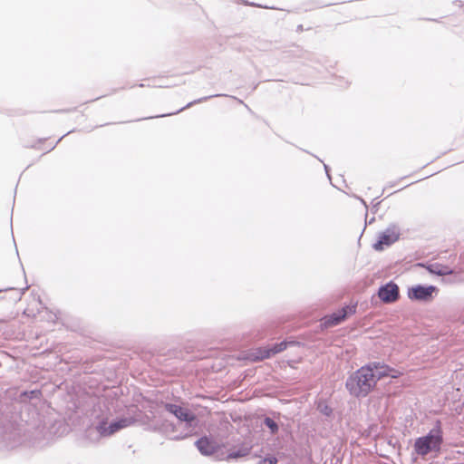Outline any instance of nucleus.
<instances>
[{
  "mask_svg": "<svg viewBox=\"0 0 464 464\" xmlns=\"http://www.w3.org/2000/svg\"><path fill=\"white\" fill-rule=\"evenodd\" d=\"M164 407L167 411L173 414L181 422L185 423V430L175 435L173 439L179 440L190 436L197 426L196 415L190 410L177 404L166 403Z\"/></svg>",
  "mask_w": 464,
  "mask_h": 464,
  "instance_id": "obj_2",
  "label": "nucleus"
},
{
  "mask_svg": "<svg viewBox=\"0 0 464 464\" xmlns=\"http://www.w3.org/2000/svg\"><path fill=\"white\" fill-rule=\"evenodd\" d=\"M134 422L132 417H124L111 421L110 424L102 422L98 426V430L102 436H110L113 433L130 426Z\"/></svg>",
  "mask_w": 464,
  "mask_h": 464,
  "instance_id": "obj_5",
  "label": "nucleus"
},
{
  "mask_svg": "<svg viewBox=\"0 0 464 464\" xmlns=\"http://www.w3.org/2000/svg\"><path fill=\"white\" fill-rule=\"evenodd\" d=\"M401 235V228L397 224H390L382 232L379 234L378 240L373 244L376 251H382L385 246H390L395 243Z\"/></svg>",
  "mask_w": 464,
  "mask_h": 464,
  "instance_id": "obj_4",
  "label": "nucleus"
},
{
  "mask_svg": "<svg viewBox=\"0 0 464 464\" xmlns=\"http://www.w3.org/2000/svg\"><path fill=\"white\" fill-rule=\"evenodd\" d=\"M401 372L380 362H372L362 366L346 381V388L355 397H365L383 377L397 378Z\"/></svg>",
  "mask_w": 464,
  "mask_h": 464,
  "instance_id": "obj_1",
  "label": "nucleus"
},
{
  "mask_svg": "<svg viewBox=\"0 0 464 464\" xmlns=\"http://www.w3.org/2000/svg\"><path fill=\"white\" fill-rule=\"evenodd\" d=\"M378 296L383 303H394L400 296L399 287L395 283L389 282L379 288Z\"/></svg>",
  "mask_w": 464,
  "mask_h": 464,
  "instance_id": "obj_8",
  "label": "nucleus"
},
{
  "mask_svg": "<svg viewBox=\"0 0 464 464\" xmlns=\"http://www.w3.org/2000/svg\"><path fill=\"white\" fill-rule=\"evenodd\" d=\"M361 201H362V203L365 207H367V205H366V203H365V201H364L363 199H361Z\"/></svg>",
  "mask_w": 464,
  "mask_h": 464,
  "instance_id": "obj_18",
  "label": "nucleus"
},
{
  "mask_svg": "<svg viewBox=\"0 0 464 464\" xmlns=\"http://www.w3.org/2000/svg\"><path fill=\"white\" fill-rule=\"evenodd\" d=\"M263 423L269 429L272 435H275L278 432L279 426L272 418L265 417Z\"/></svg>",
  "mask_w": 464,
  "mask_h": 464,
  "instance_id": "obj_14",
  "label": "nucleus"
},
{
  "mask_svg": "<svg viewBox=\"0 0 464 464\" xmlns=\"http://www.w3.org/2000/svg\"><path fill=\"white\" fill-rule=\"evenodd\" d=\"M429 271L431 274H435L438 276H447L452 273L451 269L447 266H441L439 264L430 265L428 267Z\"/></svg>",
  "mask_w": 464,
  "mask_h": 464,
  "instance_id": "obj_12",
  "label": "nucleus"
},
{
  "mask_svg": "<svg viewBox=\"0 0 464 464\" xmlns=\"http://www.w3.org/2000/svg\"><path fill=\"white\" fill-rule=\"evenodd\" d=\"M276 459L275 457H267L260 460L259 464H276Z\"/></svg>",
  "mask_w": 464,
  "mask_h": 464,
  "instance_id": "obj_15",
  "label": "nucleus"
},
{
  "mask_svg": "<svg viewBox=\"0 0 464 464\" xmlns=\"http://www.w3.org/2000/svg\"><path fill=\"white\" fill-rule=\"evenodd\" d=\"M251 448L246 445H241L237 450H230L227 456V459H238L246 457L250 453Z\"/></svg>",
  "mask_w": 464,
  "mask_h": 464,
  "instance_id": "obj_11",
  "label": "nucleus"
},
{
  "mask_svg": "<svg viewBox=\"0 0 464 464\" xmlns=\"http://www.w3.org/2000/svg\"><path fill=\"white\" fill-rule=\"evenodd\" d=\"M356 312L355 305H347L343 307L342 309L326 315L323 318V324L324 327L329 328L335 325H338L341 322H343L347 315L353 314Z\"/></svg>",
  "mask_w": 464,
  "mask_h": 464,
  "instance_id": "obj_7",
  "label": "nucleus"
},
{
  "mask_svg": "<svg viewBox=\"0 0 464 464\" xmlns=\"http://www.w3.org/2000/svg\"><path fill=\"white\" fill-rule=\"evenodd\" d=\"M324 169L326 171V173H328V166L324 164ZM329 176V174H327Z\"/></svg>",
  "mask_w": 464,
  "mask_h": 464,
  "instance_id": "obj_17",
  "label": "nucleus"
},
{
  "mask_svg": "<svg viewBox=\"0 0 464 464\" xmlns=\"http://www.w3.org/2000/svg\"><path fill=\"white\" fill-rule=\"evenodd\" d=\"M322 411L325 414V415H329L330 412H331V410L325 406L324 410H322Z\"/></svg>",
  "mask_w": 464,
  "mask_h": 464,
  "instance_id": "obj_16",
  "label": "nucleus"
},
{
  "mask_svg": "<svg viewBox=\"0 0 464 464\" xmlns=\"http://www.w3.org/2000/svg\"><path fill=\"white\" fill-rule=\"evenodd\" d=\"M442 443V431L440 427H436L423 437L415 440L414 449L417 454L426 456L430 451H440Z\"/></svg>",
  "mask_w": 464,
  "mask_h": 464,
  "instance_id": "obj_3",
  "label": "nucleus"
},
{
  "mask_svg": "<svg viewBox=\"0 0 464 464\" xmlns=\"http://www.w3.org/2000/svg\"><path fill=\"white\" fill-rule=\"evenodd\" d=\"M195 445L199 452L205 456L212 455L217 450L216 443L207 437H203L198 440L195 442Z\"/></svg>",
  "mask_w": 464,
  "mask_h": 464,
  "instance_id": "obj_9",
  "label": "nucleus"
},
{
  "mask_svg": "<svg viewBox=\"0 0 464 464\" xmlns=\"http://www.w3.org/2000/svg\"><path fill=\"white\" fill-rule=\"evenodd\" d=\"M438 292L434 285H414L408 290V297L411 300L428 302L433 298V294Z\"/></svg>",
  "mask_w": 464,
  "mask_h": 464,
  "instance_id": "obj_6",
  "label": "nucleus"
},
{
  "mask_svg": "<svg viewBox=\"0 0 464 464\" xmlns=\"http://www.w3.org/2000/svg\"><path fill=\"white\" fill-rule=\"evenodd\" d=\"M287 345H288V343L285 342V341L281 342L279 343H276L273 346L261 351L260 352L261 354H260V356H258V358L259 359L269 358L272 355H275L276 353H279L285 351L286 349Z\"/></svg>",
  "mask_w": 464,
  "mask_h": 464,
  "instance_id": "obj_10",
  "label": "nucleus"
},
{
  "mask_svg": "<svg viewBox=\"0 0 464 464\" xmlns=\"http://www.w3.org/2000/svg\"><path fill=\"white\" fill-rule=\"evenodd\" d=\"M218 96H225V95L224 94H214V95H209V96H205V97L199 98L198 100H195L193 102H188L185 107H183V108L179 109V111H177L176 113H179V112L182 111L183 110L191 107L194 104L200 103L202 102L208 101V99H211L213 97H218ZM171 114L172 113H169V115H171ZM173 114H175V112ZM166 115L167 114H163L161 116L163 117V116H166Z\"/></svg>",
  "mask_w": 464,
  "mask_h": 464,
  "instance_id": "obj_13",
  "label": "nucleus"
}]
</instances>
